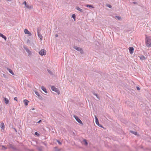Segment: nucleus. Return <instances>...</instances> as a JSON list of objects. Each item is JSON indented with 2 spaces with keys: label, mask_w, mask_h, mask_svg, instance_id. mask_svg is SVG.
<instances>
[{
  "label": "nucleus",
  "mask_w": 151,
  "mask_h": 151,
  "mask_svg": "<svg viewBox=\"0 0 151 151\" xmlns=\"http://www.w3.org/2000/svg\"><path fill=\"white\" fill-rule=\"evenodd\" d=\"M146 46L148 47H151V37H146L145 39Z\"/></svg>",
  "instance_id": "obj_1"
},
{
  "label": "nucleus",
  "mask_w": 151,
  "mask_h": 151,
  "mask_svg": "<svg viewBox=\"0 0 151 151\" xmlns=\"http://www.w3.org/2000/svg\"><path fill=\"white\" fill-rule=\"evenodd\" d=\"M51 89L53 91H55V92L57 93L58 94L60 93V91L59 90L55 88L54 86H52L51 87Z\"/></svg>",
  "instance_id": "obj_2"
},
{
  "label": "nucleus",
  "mask_w": 151,
  "mask_h": 151,
  "mask_svg": "<svg viewBox=\"0 0 151 151\" xmlns=\"http://www.w3.org/2000/svg\"><path fill=\"white\" fill-rule=\"evenodd\" d=\"M73 48L78 51H80L81 54H82L83 53V50H82V49L81 48L75 46L73 47Z\"/></svg>",
  "instance_id": "obj_3"
},
{
  "label": "nucleus",
  "mask_w": 151,
  "mask_h": 151,
  "mask_svg": "<svg viewBox=\"0 0 151 151\" xmlns=\"http://www.w3.org/2000/svg\"><path fill=\"white\" fill-rule=\"evenodd\" d=\"M39 54L41 55H45L46 54V51L44 49H42L39 52Z\"/></svg>",
  "instance_id": "obj_4"
},
{
  "label": "nucleus",
  "mask_w": 151,
  "mask_h": 151,
  "mask_svg": "<svg viewBox=\"0 0 151 151\" xmlns=\"http://www.w3.org/2000/svg\"><path fill=\"white\" fill-rule=\"evenodd\" d=\"M73 117L75 118L76 121L80 124H82V122L81 120L77 116L74 115Z\"/></svg>",
  "instance_id": "obj_5"
},
{
  "label": "nucleus",
  "mask_w": 151,
  "mask_h": 151,
  "mask_svg": "<svg viewBox=\"0 0 151 151\" xmlns=\"http://www.w3.org/2000/svg\"><path fill=\"white\" fill-rule=\"evenodd\" d=\"M37 35L38 37L40 38L41 40H42L43 37L42 36L41 34L40 33V32L39 29H37Z\"/></svg>",
  "instance_id": "obj_6"
},
{
  "label": "nucleus",
  "mask_w": 151,
  "mask_h": 151,
  "mask_svg": "<svg viewBox=\"0 0 151 151\" xmlns=\"http://www.w3.org/2000/svg\"><path fill=\"white\" fill-rule=\"evenodd\" d=\"M24 48L25 50L28 53L29 55H31V52L29 50L28 48L26 47H24Z\"/></svg>",
  "instance_id": "obj_7"
},
{
  "label": "nucleus",
  "mask_w": 151,
  "mask_h": 151,
  "mask_svg": "<svg viewBox=\"0 0 151 151\" xmlns=\"http://www.w3.org/2000/svg\"><path fill=\"white\" fill-rule=\"evenodd\" d=\"M23 4H24L25 7L27 9H31L32 8V7L31 6H29L27 4V2L26 1H24L23 3Z\"/></svg>",
  "instance_id": "obj_8"
},
{
  "label": "nucleus",
  "mask_w": 151,
  "mask_h": 151,
  "mask_svg": "<svg viewBox=\"0 0 151 151\" xmlns=\"http://www.w3.org/2000/svg\"><path fill=\"white\" fill-rule=\"evenodd\" d=\"M24 32L25 34H27L29 36L32 35V34L27 29H24Z\"/></svg>",
  "instance_id": "obj_9"
},
{
  "label": "nucleus",
  "mask_w": 151,
  "mask_h": 151,
  "mask_svg": "<svg viewBox=\"0 0 151 151\" xmlns=\"http://www.w3.org/2000/svg\"><path fill=\"white\" fill-rule=\"evenodd\" d=\"M129 52L132 54L134 52V48L133 47H129Z\"/></svg>",
  "instance_id": "obj_10"
},
{
  "label": "nucleus",
  "mask_w": 151,
  "mask_h": 151,
  "mask_svg": "<svg viewBox=\"0 0 151 151\" xmlns=\"http://www.w3.org/2000/svg\"><path fill=\"white\" fill-rule=\"evenodd\" d=\"M138 57L139 58L140 60H145L146 59V58L143 55H139Z\"/></svg>",
  "instance_id": "obj_11"
},
{
  "label": "nucleus",
  "mask_w": 151,
  "mask_h": 151,
  "mask_svg": "<svg viewBox=\"0 0 151 151\" xmlns=\"http://www.w3.org/2000/svg\"><path fill=\"white\" fill-rule=\"evenodd\" d=\"M4 100L5 101V103L6 104H7L9 102L8 99L4 97Z\"/></svg>",
  "instance_id": "obj_12"
},
{
  "label": "nucleus",
  "mask_w": 151,
  "mask_h": 151,
  "mask_svg": "<svg viewBox=\"0 0 151 151\" xmlns=\"http://www.w3.org/2000/svg\"><path fill=\"white\" fill-rule=\"evenodd\" d=\"M75 9L77 10H78V11H80V12H83V10L82 9L80 8L78 6H76L75 7Z\"/></svg>",
  "instance_id": "obj_13"
},
{
  "label": "nucleus",
  "mask_w": 151,
  "mask_h": 151,
  "mask_svg": "<svg viewBox=\"0 0 151 151\" xmlns=\"http://www.w3.org/2000/svg\"><path fill=\"white\" fill-rule=\"evenodd\" d=\"M7 70L9 71V72L11 73L12 75H14V72L12 71V70L9 68H7Z\"/></svg>",
  "instance_id": "obj_14"
},
{
  "label": "nucleus",
  "mask_w": 151,
  "mask_h": 151,
  "mask_svg": "<svg viewBox=\"0 0 151 151\" xmlns=\"http://www.w3.org/2000/svg\"><path fill=\"white\" fill-rule=\"evenodd\" d=\"M41 89L45 93H47L46 88L44 86H42L41 87Z\"/></svg>",
  "instance_id": "obj_15"
},
{
  "label": "nucleus",
  "mask_w": 151,
  "mask_h": 151,
  "mask_svg": "<svg viewBox=\"0 0 151 151\" xmlns=\"http://www.w3.org/2000/svg\"><path fill=\"white\" fill-rule=\"evenodd\" d=\"M0 37H1L2 38L4 39L5 40H6V37L0 33Z\"/></svg>",
  "instance_id": "obj_16"
},
{
  "label": "nucleus",
  "mask_w": 151,
  "mask_h": 151,
  "mask_svg": "<svg viewBox=\"0 0 151 151\" xmlns=\"http://www.w3.org/2000/svg\"><path fill=\"white\" fill-rule=\"evenodd\" d=\"M37 149L39 151H41L43 149V147L41 146L37 147Z\"/></svg>",
  "instance_id": "obj_17"
},
{
  "label": "nucleus",
  "mask_w": 151,
  "mask_h": 151,
  "mask_svg": "<svg viewBox=\"0 0 151 151\" xmlns=\"http://www.w3.org/2000/svg\"><path fill=\"white\" fill-rule=\"evenodd\" d=\"M29 102V101H28L26 99H25L24 100V103L25 105L26 106H27L28 105V103Z\"/></svg>",
  "instance_id": "obj_18"
},
{
  "label": "nucleus",
  "mask_w": 151,
  "mask_h": 151,
  "mask_svg": "<svg viewBox=\"0 0 151 151\" xmlns=\"http://www.w3.org/2000/svg\"><path fill=\"white\" fill-rule=\"evenodd\" d=\"M95 118L96 123L97 125H99V122L98 119L96 116H95Z\"/></svg>",
  "instance_id": "obj_19"
},
{
  "label": "nucleus",
  "mask_w": 151,
  "mask_h": 151,
  "mask_svg": "<svg viewBox=\"0 0 151 151\" xmlns=\"http://www.w3.org/2000/svg\"><path fill=\"white\" fill-rule=\"evenodd\" d=\"M0 127L2 129H4V123L2 122L1 124Z\"/></svg>",
  "instance_id": "obj_20"
},
{
  "label": "nucleus",
  "mask_w": 151,
  "mask_h": 151,
  "mask_svg": "<svg viewBox=\"0 0 151 151\" xmlns=\"http://www.w3.org/2000/svg\"><path fill=\"white\" fill-rule=\"evenodd\" d=\"M83 143L84 144L86 145H88V142L85 139H84L83 142Z\"/></svg>",
  "instance_id": "obj_21"
},
{
  "label": "nucleus",
  "mask_w": 151,
  "mask_h": 151,
  "mask_svg": "<svg viewBox=\"0 0 151 151\" xmlns=\"http://www.w3.org/2000/svg\"><path fill=\"white\" fill-rule=\"evenodd\" d=\"M86 7H91L92 8H93L94 7H93V6L89 4H86Z\"/></svg>",
  "instance_id": "obj_22"
},
{
  "label": "nucleus",
  "mask_w": 151,
  "mask_h": 151,
  "mask_svg": "<svg viewBox=\"0 0 151 151\" xmlns=\"http://www.w3.org/2000/svg\"><path fill=\"white\" fill-rule=\"evenodd\" d=\"M130 132L131 133H132L133 134H134L135 135H137V132H134V131H131Z\"/></svg>",
  "instance_id": "obj_23"
},
{
  "label": "nucleus",
  "mask_w": 151,
  "mask_h": 151,
  "mask_svg": "<svg viewBox=\"0 0 151 151\" xmlns=\"http://www.w3.org/2000/svg\"><path fill=\"white\" fill-rule=\"evenodd\" d=\"M75 20V19L76 17V15L75 14H73L72 17Z\"/></svg>",
  "instance_id": "obj_24"
},
{
  "label": "nucleus",
  "mask_w": 151,
  "mask_h": 151,
  "mask_svg": "<svg viewBox=\"0 0 151 151\" xmlns=\"http://www.w3.org/2000/svg\"><path fill=\"white\" fill-rule=\"evenodd\" d=\"M47 71L50 74L52 75V72L49 70L47 69Z\"/></svg>",
  "instance_id": "obj_25"
},
{
  "label": "nucleus",
  "mask_w": 151,
  "mask_h": 151,
  "mask_svg": "<svg viewBox=\"0 0 151 151\" xmlns=\"http://www.w3.org/2000/svg\"><path fill=\"white\" fill-rule=\"evenodd\" d=\"M35 94L37 95V96H38L39 97V96H40V95L39 94V93H38V92H35Z\"/></svg>",
  "instance_id": "obj_26"
},
{
  "label": "nucleus",
  "mask_w": 151,
  "mask_h": 151,
  "mask_svg": "<svg viewBox=\"0 0 151 151\" xmlns=\"http://www.w3.org/2000/svg\"><path fill=\"white\" fill-rule=\"evenodd\" d=\"M115 17L118 20H120L121 19V17L117 16H115Z\"/></svg>",
  "instance_id": "obj_27"
},
{
  "label": "nucleus",
  "mask_w": 151,
  "mask_h": 151,
  "mask_svg": "<svg viewBox=\"0 0 151 151\" xmlns=\"http://www.w3.org/2000/svg\"><path fill=\"white\" fill-rule=\"evenodd\" d=\"M94 95L96 96L97 99H100L99 97L98 96L97 94L96 93H95V94H94Z\"/></svg>",
  "instance_id": "obj_28"
},
{
  "label": "nucleus",
  "mask_w": 151,
  "mask_h": 151,
  "mask_svg": "<svg viewBox=\"0 0 151 151\" xmlns=\"http://www.w3.org/2000/svg\"><path fill=\"white\" fill-rule=\"evenodd\" d=\"M2 147L3 150H6L7 149V148L5 147L4 146H2Z\"/></svg>",
  "instance_id": "obj_29"
},
{
  "label": "nucleus",
  "mask_w": 151,
  "mask_h": 151,
  "mask_svg": "<svg viewBox=\"0 0 151 151\" xmlns=\"http://www.w3.org/2000/svg\"><path fill=\"white\" fill-rule=\"evenodd\" d=\"M57 141L59 145H61V143L58 140H57Z\"/></svg>",
  "instance_id": "obj_30"
},
{
  "label": "nucleus",
  "mask_w": 151,
  "mask_h": 151,
  "mask_svg": "<svg viewBox=\"0 0 151 151\" xmlns=\"http://www.w3.org/2000/svg\"><path fill=\"white\" fill-rule=\"evenodd\" d=\"M107 6L111 8L112 7V6L109 4H107Z\"/></svg>",
  "instance_id": "obj_31"
},
{
  "label": "nucleus",
  "mask_w": 151,
  "mask_h": 151,
  "mask_svg": "<svg viewBox=\"0 0 151 151\" xmlns=\"http://www.w3.org/2000/svg\"><path fill=\"white\" fill-rule=\"evenodd\" d=\"M3 76L4 78H7V77H6V76L5 75H4V74H3Z\"/></svg>",
  "instance_id": "obj_32"
},
{
  "label": "nucleus",
  "mask_w": 151,
  "mask_h": 151,
  "mask_svg": "<svg viewBox=\"0 0 151 151\" xmlns=\"http://www.w3.org/2000/svg\"><path fill=\"white\" fill-rule=\"evenodd\" d=\"M14 100L15 101H17V97H14Z\"/></svg>",
  "instance_id": "obj_33"
},
{
  "label": "nucleus",
  "mask_w": 151,
  "mask_h": 151,
  "mask_svg": "<svg viewBox=\"0 0 151 151\" xmlns=\"http://www.w3.org/2000/svg\"><path fill=\"white\" fill-rule=\"evenodd\" d=\"M10 147H11L12 148H13V149H14V147H13L12 146V145H10Z\"/></svg>",
  "instance_id": "obj_34"
},
{
  "label": "nucleus",
  "mask_w": 151,
  "mask_h": 151,
  "mask_svg": "<svg viewBox=\"0 0 151 151\" xmlns=\"http://www.w3.org/2000/svg\"><path fill=\"white\" fill-rule=\"evenodd\" d=\"M137 90H139L140 89V88L138 87H137Z\"/></svg>",
  "instance_id": "obj_35"
},
{
  "label": "nucleus",
  "mask_w": 151,
  "mask_h": 151,
  "mask_svg": "<svg viewBox=\"0 0 151 151\" xmlns=\"http://www.w3.org/2000/svg\"><path fill=\"white\" fill-rule=\"evenodd\" d=\"M27 43H29V42H30V40H29V39H28L27 40Z\"/></svg>",
  "instance_id": "obj_36"
},
{
  "label": "nucleus",
  "mask_w": 151,
  "mask_h": 151,
  "mask_svg": "<svg viewBox=\"0 0 151 151\" xmlns=\"http://www.w3.org/2000/svg\"><path fill=\"white\" fill-rule=\"evenodd\" d=\"M92 92L94 95V94H95L94 91H92Z\"/></svg>",
  "instance_id": "obj_37"
},
{
  "label": "nucleus",
  "mask_w": 151,
  "mask_h": 151,
  "mask_svg": "<svg viewBox=\"0 0 151 151\" xmlns=\"http://www.w3.org/2000/svg\"><path fill=\"white\" fill-rule=\"evenodd\" d=\"M38 134V133L37 132H36L35 133V135H37V134Z\"/></svg>",
  "instance_id": "obj_38"
},
{
  "label": "nucleus",
  "mask_w": 151,
  "mask_h": 151,
  "mask_svg": "<svg viewBox=\"0 0 151 151\" xmlns=\"http://www.w3.org/2000/svg\"><path fill=\"white\" fill-rule=\"evenodd\" d=\"M41 121V120H40L38 122H37L38 123H40Z\"/></svg>",
  "instance_id": "obj_39"
},
{
  "label": "nucleus",
  "mask_w": 151,
  "mask_h": 151,
  "mask_svg": "<svg viewBox=\"0 0 151 151\" xmlns=\"http://www.w3.org/2000/svg\"><path fill=\"white\" fill-rule=\"evenodd\" d=\"M98 125V126H99L100 127H102V126H101V125L100 124H99V125Z\"/></svg>",
  "instance_id": "obj_40"
},
{
  "label": "nucleus",
  "mask_w": 151,
  "mask_h": 151,
  "mask_svg": "<svg viewBox=\"0 0 151 151\" xmlns=\"http://www.w3.org/2000/svg\"><path fill=\"white\" fill-rule=\"evenodd\" d=\"M58 36V34H56L55 35V37H57Z\"/></svg>",
  "instance_id": "obj_41"
},
{
  "label": "nucleus",
  "mask_w": 151,
  "mask_h": 151,
  "mask_svg": "<svg viewBox=\"0 0 151 151\" xmlns=\"http://www.w3.org/2000/svg\"><path fill=\"white\" fill-rule=\"evenodd\" d=\"M7 1H11V0H7Z\"/></svg>",
  "instance_id": "obj_42"
},
{
  "label": "nucleus",
  "mask_w": 151,
  "mask_h": 151,
  "mask_svg": "<svg viewBox=\"0 0 151 151\" xmlns=\"http://www.w3.org/2000/svg\"><path fill=\"white\" fill-rule=\"evenodd\" d=\"M34 109V108H32V110H33Z\"/></svg>",
  "instance_id": "obj_43"
},
{
  "label": "nucleus",
  "mask_w": 151,
  "mask_h": 151,
  "mask_svg": "<svg viewBox=\"0 0 151 151\" xmlns=\"http://www.w3.org/2000/svg\"><path fill=\"white\" fill-rule=\"evenodd\" d=\"M133 3L134 4H136V2H133Z\"/></svg>",
  "instance_id": "obj_44"
}]
</instances>
